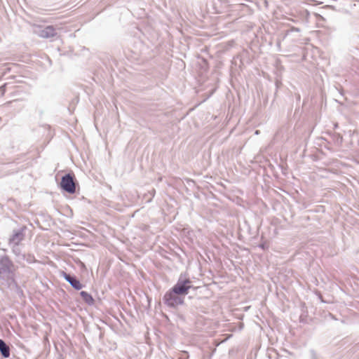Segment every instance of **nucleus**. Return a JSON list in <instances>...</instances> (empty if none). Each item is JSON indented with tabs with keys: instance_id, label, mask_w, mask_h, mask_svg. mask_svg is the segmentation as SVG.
<instances>
[{
	"instance_id": "obj_6",
	"label": "nucleus",
	"mask_w": 359,
	"mask_h": 359,
	"mask_svg": "<svg viewBox=\"0 0 359 359\" xmlns=\"http://www.w3.org/2000/svg\"><path fill=\"white\" fill-rule=\"evenodd\" d=\"M60 276L62 277L76 290H80L84 286L74 274L60 271Z\"/></svg>"
},
{
	"instance_id": "obj_7",
	"label": "nucleus",
	"mask_w": 359,
	"mask_h": 359,
	"mask_svg": "<svg viewBox=\"0 0 359 359\" xmlns=\"http://www.w3.org/2000/svg\"><path fill=\"white\" fill-rule=\"evenodd\" d=\"M27 229L25 226H23L18 229H14L13 233L9 238L10 244H19L25 238V231Z\"/></svg>"
},
{
	"instance_id": "obj_9",
	"label": "nucleus",
	"mask_w": 359,
	"mask_h": 359,
	"mask_svg": "<svg viewBox=\"0 0 359 359\" xmlns=\"http://www.w3.org/2000/svg\"><path fill=\"white\" fill-rule=\"evenodd\" d=\"M0 353L4 358H8L11 355V349L8 345L1 339H0Z\"/></svg>"
},
{
	"instance_id": "obj_10",
	"label": "nucleus",
	"mask_w": 359,
	"mask_h": 359,
	"mask_svg": "<svg viewBox=\"0 0 359 359\" xmlns=\"http://www.w3.org/2000/svg\"><path fill=\"white\" fill-rule=\"evenodd\" d=\"M79 294L83 302L87 305L93 306L95 304V299L90 293L86 291H81Z\"/></svg>"
},
{
	"instance_id": "obj_2",
	"label": "nucleus",
	"mask_w": 359,
	"mask_h": 359,
	"mask_svg": "<svg viewBox=\"0 0 359 359\" xmlns=\"http://www.w3.org/2000/svg\"><path fill=\"white\" fill-rule=\"evenodd\" d=\"M172 289V292L176 294H180L183 295L184 297L189 293V291L191 288H194L192 285V281L191 280L189 274L187 273H182L177 283L171 287Z\"/></svg>"
},
{
	"instance_id": "obj_17",
	"label": "nucleus",
	"mask_w": 359,
	"mask_h": 359,
	"mask_svg": "<svg viewBox=\"0 0 359 359\" xmlns=\"http://www.w3.org/2000/svg\"><path fill=\"white\" fill-rule=\"evenodd\" d=\"M291 31H292V32H300V29H299V28H298V27H292V28H291Z\"/></svg>"
},
{
	"instance_id": "obj_11",
	"label": "nucleus",
	"mask_w": 359,
	"mask_h": 359,
	"mask_svg": "<svg viewBox=\"0 0 359 359\" xmlns=\"http://www.w3.org/2000/svg\"><path fill=\"white\" fill-rule=\"evenodd\" d=\"M23 262H26L28 264H33L36 262V259L32 254L23 253L18 263L22 264Z\"/></svg>"
},
{
	"instance_id": "obj_13",
	"label": "nucleus",
	"mask_w": 359,
	"mask_h": 359,
	"mask_svg": "<svg viewBox=\"0 0 359 359\" xmlns=\"http://www.w3.org/2000/svg\"><path fill=\"white\" fill-rule=\"evenodd\" d=\"M10 84L8 83H6L4 84H3L2 86H0V94H1V96H4L6 91V89L8 88V86H9Z\"/></svg>"
},
{
	"instance_id": "obj_19",
	"label": "nucleus",
	"mask_w": 359,
	"mask_h": 359,
	"mask_svg": "<svg viewBox=\"0 0 359 359\" xmlns=\"http://www.w3.org/2000/svg\"><path fill=\"white\" fill-rule=\"evenodd\" d=\"M79 264L81 268H86L84 263H83L82 262L79 261Z\"/></svg>"
},
{
	"instance_id": "obj_5",
	"label": "nucleus",
	"mask_w": 359,
	"mask_h": 359,
	"mask_svg": "<svg viewBox=\"0 0 359 359\" xmlns=\"http://www.w3.org/2000/svg\"><path fill=\"white\" fill-rule=\"evenodd\" d=\"M34 32L39 37L43 39H50L57 35V32L52 25H48L46 27L36 25L34 28Z\"/></svg>"
},
{
	"instance_id": "obj_14",
	"label": "nucleus",
	"mask_w": 359,
	"mask_h": 359,
	"mask_svg": "<svg viewBox=\"0 0 359 359\" xmlns=\"http://www.w3.org/2000/svg\"><path fill=\"white\" fill-rule=\"evenodd\" d=\"M334 137H335L336 142L337 144H341L342 143V142H343V137L340 134L337 133V134H336L334 135Z\"/></svg>"
},
{
	"instance_id": "obj_16",
	"label": "nucleus",
	"mask_w": 359,
	"mask_h": 359,
	"mask_svg": "<svg viewBox=\"0 0 359 359\" xmlns=\"http://www.w3.org/2000/svg\"><path fill=\"white\" fill-rule=\"evenodd\" d=\"M258 248L262 249V250H265L268 248L267 245L265 243H259L258 245Z\"/></svg>"
},
{
	"instance_id": "obj_3",
	"label": "nucleus",
	"mask_w": 359,
	"mask_h": 359,
	"mask_svg": "<svg viewBox=\"0 0 359 359\" xmlns=\"http://www.w3.org/2000/svg\"><path fill=\"white\" fill-rule=\"evenodd\" d=\"M163 302L168 307L175 309L184 304V297L182 294L174 293L172 289L170 288L163 295Z\"/></svg>"
},
{
	"instance_id": "obj_1",
	"label": "nucleus",
	"mask_w": 359,
	"mask_h": 359,
	"mask_svg": "<svg viewBox=\"0 0 359 359\" xmlns=\"http://www.w3.org/2000/svg\"><path fill=\"white\" fill-rule=\"evenodd\" d=\"M17 266L7 255H0V286L13 282Z\"/></svg>"
},
{
	"instance_id": "obj_15",
	"label": "nucleus",
	"mask_w": 359,
	"mask_h": 359,
	"mask_svg": "<svg viewBox=\"0 0 359 359\" xmlns=\"http://www.w3.org/2000/svg\"><path fill=\"white\" fill-rule=\"evenodd\" d=\"M311 359H317V355L314 350L310 351Z\"/></svg>"
},
{
	"instance_id": "obj_22",
	"label": "nucleus",
	"mask_w": 359,
	"mask_h": 359,
	"mask_svg": "<svg viewBox=\"0 0 359 359\" xmlns=\"http://www.w3.org/2000/svg\"><path fill=\"white\" fill-rule=\"evenodd\" d=\"M337 127H338V124H337V123H336V124L334 125V128H337Z\"/></svg>"
},
{
	"instance_id": "obj_18",
	"label": "nucleus",
	"mask_w": 359,
	"mask_h": 359,
	"mask_svg": "<svg viewBox=\"0 0 359 359\" xmlns=\"http://www.w3.org/2000/svg\"><path fill=\"white\" fill-rule=\"evenodd\" d=\"M155 192H156V191H155V189H153L152 190H151V191H149V193L150 194V195H151L152 197H154V195H155Z\"/></svg>"
},
{
	"instance_id": "obj_12",
	"label": "nucleus",
	"mask_w": 359,
	"mask_h": 359,
	"mask_svg": "<svg viewBox=\"0 0 359 359\" xmlns=\"http://www.w3.org/2000/svg\"><path fill=\"white\" fill-rule=\"evenodd\" d=\"M12 248V252L15 255L16 257V261L18 262L20 259L21 258V256L23 255V253L21 252V249L19 246V244H13Z\"/></svg>"
},
{
	"instance_id": "obj_23",
	"label": "nucleus",
	"mask_w": 359,
	"mask_h": 359,
	"mask_svg": "<svg viewBox=\"0 0 359 359\" xmlns=\"http://www.w3.org/2000/svg\"><path fill=\"white\" fill-rule=\"evenodd\" d=\"M255 134H257V135L259 134V130H256Z\"/></svg>"
},
{
	"instance_id": "obj_20",
	"label": "nucleus",
	"mask_w": 359,
	"mask_h": 359,
	"mask_svg": "<svg viewBox=\"0 0 359 359\" xmlns=\"http://www.w3.org/2000/svg\"><path fill=\"white\" fill-rule=\"evenodd\" d=\"M319 299H320V301H321L322 302H325L323 301V297H322L321 294H319Z\"/></svg>"
},
{
	"instance_id": "obj_4",
	"label": "nucleus",
	"mask_w": 359,
	"mask_h": 359,
	"mask_svg": "<svg viewBox=\"0 0 359 359\" xmlns=\"http://www.w3.org/2000/svg\"><path fill=\"white\" fill-rule=\"evenodd\" d=\"M60 187L64 191L73 194L76 192V181L73 173H67L62 177Z\"/></svg>"
},
{
	"instance_id": "obj_8",
	"label": "nucleus",
	"mask_w": 359,
	"mask_h": 359,
	"mask_svg": "<svg viewBox=\"0 0 359 359\" xmlns=\"http://www.w3.org/2000/svg\"><path fill=\"white\" fill-rule=\"evenodd\" d=\"M5 289H9L11 290H14L15 294L20 297H25L23 290L21 287L18 284L15 277L13 278V283H9V284H5L0 286V290H4Z\"/></svg>"
},
{
	"instance_id": "obj_21",
	"label": "nucleus",
	"mask_w": 359,
	"mask_h": 359,
	"mask_svg": "<svg viewBox=\"0 0 359 359\" xmlns=\"http://www.w3.org/2000/svg\"><path fill=\"white\" fill-rule=\"evenodd\" d=\"M299 99H300V95H297V100H299Z\"/></svg>"
}]
</instances>
